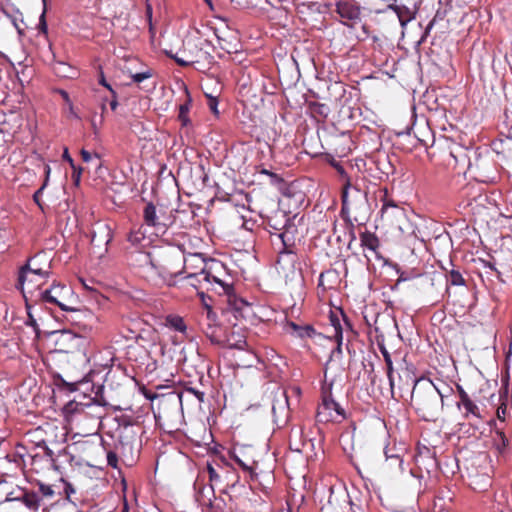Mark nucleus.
<instances>
[{
  "label": "nucleus",
  "instance_id": "1",
  "mask_svg": "<svg viewBox=\"0 0 512 512\" xmlns=\"http://www.w3.org/2000/svg\"><path fill=\"white\" fill-rule=\"evenodd\" d=\"M81 362L84 363L83 377L76 382H66L61 379L63 386L69 391L77 390V385L82 382H99L105 381L107 376L116 371L122 372L125 376L133 377L129 366L121 363L118 359L114 358L112 354H83Z\"/></svg>",
  "mask_w": 512,
  "mask_h": 512
},
{
  "label": "nucleus",
  "instance_id": "2",
  "mask_svg": "<svg viewBox=\"0 0 512 512\" xmlns=\"http://www.w3.org/2000/svg\"><path fill=\"white\" fill-rule=\"evenodd\" d=\"M162 256L167 264L156 263L151 252L143 253V262L150 266L151 270L159 276L165 284L173 286L176 284V278L183 274V269L190 258H185L181 250H175L173 247L164 250Z\"/></svg>",
  "mask_w": 512,
  "mask_h": 512
},
{
  "label": "nucleus",
  "instance_id": "3",
  "mask_svg": "<svg viewBox=\"0 0 512 512\" xmlns=\"http://www.w3.org/2000/svg\"><path fill=\"white\" fill-rule=\"evenodd\" d=\"M411 402L425 420L433 419L442 410V405L438 402L435 384L430 379L418 378L414 380Z\"/></svg>",
  "mask_w": 512,
  "mask_h": 512
},
{
  "label": "nucleus",
  "instance_id": "4",
  "mask_svg": "<svg viewBox=\"0 0 512 512\" xmlns=\"http://www.w3.org/2000/svg\"><path fill=\"white\" fill-rule=\"evenodd\" d=\"M468 169L474 174L476 181L484 184H494L499 180V168L494 155L487 149L484 152L480 147L471 151Z\"/></svg>",
  "mask_w": 512,
  "mask_h": 512
},
{
  "label": "nucleus",
  "instance_id": "5",
  "mask_svg": "<svg viewBox=\"0 0 512 512\" xmlns=\"http://www.w3.org/2000/svg\"><path fill=\"white\" fill-rule=\"evenodd\" d=\"M321 399L322 402L319 404L316 414L318 422H338L345 418L344 409L333 398L332 383L322 386Z\"/></svg>",
  "mask_w": 512,
  "mask_h": 512
},
{
  "label": "nucleus",
  "instance_id": "6",
  "mask_svg": "<svg viewBox=\"0 0 512 512\" xmlns=\"http://www.w3.org/2000/svg\"><path fill=\"white\" fill-rule=\"evenodd\" d=\"M190 260H197L203 264L199 273H190L187 279H196L198 275L204 276V281L208 283H220V276L226 272L225 264L215 258H206L203 253L189 254Z\"/></svg>",
  "mask_w": 512,
  "mask_h": 512
},
{
  "label": "nucleus",
  "instance_id": "7",
  "mask_svg": "<svg viewBox=\"0 0 512 512\" xmlns=\"http://www.w3.org/2000/svg\"><path fill=\"white\" fill-rule=\"evenodd\" d=\"M195 51H190L191 66L201 73H207L216 64L213 56L214 46L207 39H198L194 43Z\"/></svg>",
  "mask_w": 512,
  "mask_h": 512
},
{
  "label": "nucleus",
  "instance_id": "8",
  "mask_svg": "<svg viewBox=\"0 0 512 512\" xmlns=\"http://www.w3.org/2000/svg\"><path fill=\"white\" fill-rule=\"evenodd\" d=\"M327 501L322 505L321 512H351L348 492L342 487H330Z\"/></svg>",
  "mask_w": 512,
  "mask_h": 512
},
{
  "label": "nucleus",
  "instance_id": "9",
  "mask_svg": "<svg viewBox=\"0 0 512 512\" xmlns=\"http://www.w3.org/2000/svg\"><path fill=\"white\" fill-rule=\"evenodd\" d=\"M271 237H275L282 244V248L278 251L279 257L289 256L291 257L290 262L294 264L296 262V253L293 250L295 246L296 234L298 228L295 222L288 224V226L278 233H273L272 230L268 229Z\"/></svg>",
  "mask_w": 512,
  "mask_h": 512
},
{
  "label": "nucleus",
  "instance_id": "10",
  "mask_svg": "<svg viewBox=\"0 0 512 512\" xmlns=\"http://www.w3.org/2000/svg\"><path fill=\"white\" fill-rule=\"evenodd\" d=\"M287 329H289L292 336L300 339H311L314 343L321 345L324 341H331L330 337L317 332L311 324H298L293 321L287 323Z\"/></svg>",
  "mask_w": 512,
  "mask_h": 512
},
{
  "label": "nucleus",
  "instance_id": "11",
  "mask_svg": "<svg viewBox=\"0 0 512 512\" xmlns=\"http://www.w3.org/2000/svg\"><path fill=\"white\" fill-rule=\"evenodd\" d=\"M113 236V229L108 223L97 221L91 231V243L95 247L104 245V253H107L108 245L111 243Z\"/></svg>",
  "mask_w": 512,
  "mask_h": 512
},
{
  "label": "nucleus",
  "instance_id": "12",
  "mask_svg": "<svg viewBox=\"0 0 512 512\" xmlns=\"http://www.w3.org/2000/svg\"><path fill=\"white\" fill-rule=\"evenodd\" d=\"M413 125H407L403 130H395L393 146L404 152H411L416 147L420 139L416 135H411Z\"/></svg>",
  "mask_w": 512,
  "mask_h": 512
},
{
  "label": "nucleus",
  "instance_id": "13",
  "mask_svg": "<svg viewBox=\"0 0 512 512\" xmlns=\"http://www.w3.org/2000/svg\"><path fill=\"white\" fill-rule=\"evenodd\" d=\"M340 316H342L345 324L351 328V324L343 309L339 308L338 312L330 311L329 320L331 326L334 328V337L337 340L336 347L332 348L330 352H342L343 328L341 325Z\"/></svg>",
  "mask_w": 512,
  "mask_h": 512
},
{
  "label": "nucleus",
  "instance_id": "14",
  "mask_svg": "<svg viewBox=\"0 0 512 512\" xmlns=\"http://www.w3.org/2000/svg\"><path fill=\"white\" fill-rule=\"evenodd\" d=\"M52 293H53L52 289H51V287H49L44 290H39L38 296L42 302L55 304L62 311L72 313L73 314V316H71L72 321H76V319H78L84 313V311L81 309L68 306V305L64 304L63 302H61L60 300H56V297H54V295Z\"/></svg>",
  "mask_w": 512,
  "mask_h": 512
},
{
  "label": "nucleus",
  "instance_id": "15",
  "mask_svg": "<svg viewBox=\"0 0 512 512\" xmlns=\"http://www.w3.org/2000/svg\"><path fill=\"white\" fill-rule=\"evenodd\" d=\"M459 401L457 402V406L459 410H463V414L465 418H469L470 416L480 418V409L477 404L470 398L467 392L461 387L457 386Z\"/></svg>",
  "mask_w": 512,
  "mask_h": 512
},
{
  "label": "nucleus",
  "instance_id": "16",
  "mask_svg": "<svg viewBox=\"0 0 512 512\" xmlns=\"http://www.w3.org/2000/svg\"><path fill=\"white\" fill-rule=\"evenodd\" d=\"M336 12L338 15L350 21H360V6L355 2L349 1H338L336 3Z\"/></svg>",
  "mask_w": 512,
  "mask_h": 512
},
{
  "label": "nucleus",
  "instance_id": "17",
  "mask_svg": "<svg viewBox=\"0 0 512 512\" xmlns=\"http://www.w3.org/2000/svg\"><path fill=\"white\" fill-rule=\"evenodd\" d=\"M296 215L290 216L286 212H276L274 217H269L266 222V230L268 229L272 230L273 233H278L285 229L288 224H291L294 222Z\"/></svg>",
  "mask_w": 512,
  "mask_h": 512
},
{
  "label": "nucleus",
  "instance_id": "18",
  "mask_svg": "<svg viewBox=\"0 0 512 512\" xmlns=\"http://www.w3.org/2000/svg\"><path fill=\"white\" fill-rule=\"evenodd\" d=\"M394 159V156H390L387 154L379 155L377 157L375 163L377 170L381 174V176H379V179H389L391 175L395 174L396 166L393 162Z\"/></svg>",
  "mask_w": 512,
  "mask_h": 512
},
{
  "label": "nucleus",
  "instance_id": "19",
  "mask_svg": "<svg viewBox=\"0 0 512 512\" xmlns=\"http://www.w3.org/2000/svg\"><path fill=\"white\" fill-rule=\"evenodd\" d=\"M52 70L55 73L56 76L61 78H74L77 75V70L69 63H66L62 60H56L55 54H53V61H52Z\"/></svg>",
  "mask_w": 512,
  "mask_h": 512
},
{
  "label": "nucleus",
  "instance_id": "20",
  "mask_svg": "<svg viewBox=\"0 0 512 512\" xmlns=\"http://www.w3.org/2000/svg\"><path fill=\"white\" fill-rule=\"evenodd\" d=\"M389 8L395 12L402 27L406 26L416 16V10L405 5H398L394 3L389 5Z\"/></svg>",
  "mask_w": 512,
  "mask_h": 512
},
{
  "label": "nucleus",
  "instance_id": "21",
  "mask_svg": "<svg viewBox=\"0 0 512 512\" xmlns=\"http://www.w3.org/2000/svg\"><path fill=\"white\" fill-rule=\"evenodd\" d=\"M143 219L147 226L154 227V228H166V226L163 224L161 225L160 222H158L157 217V211L156 206L153 202H148L143 210Z\"/></svg>",
  "mask_w": 512,
  "mask_h": 512
},
{
  "label": "nucleus",
  "instance_id": "22",
  "mask_svg": "<svg viewBox=\"0 0 512 512\" xmlns=\"http://www.w3.org/2000/svg\"><path fill=\"white\" fill-rule=\"evenodd\" d=\"M446 15H447V10L446 9H442L440 7V8H438L436 10V13H435L434 17L428 22V24L426 25L425 29L422 32V35H421L420 39L416 42L417 46H419L423 42H425V40L429 36L431 30L433 29L434 25L437 22L442 21L446 17Z\"/></svg>",
  "mask_w": 512,
  "mask_h": 512
},
{
  "label": "nucleus",
  "instance_id": "23",
  "mask_svg": "<svg viewBox=\"0 0 512 512\" xmlns=\"http://www.w3.org/2000/svg\"><path fill=\"white\" fill-rule=\"evenodd\" d=\"M185 92H186V100L184 103H182L179 106V113H178V120L180 121V123L183 127H187V126L191 125V120L188 116V113L191 108L192 98L190 96V93H189L187 87L185 88Z\"/></svg>",
  "mask_w": 512,
  "mask_h": 512
},
{
  "label": "nucleus",
  "instance_id": "24",
  "mask_svg": "<svg viewBox=\"0 0 512 512\" xmlns=\"http://www.w3.org/2000/svg\"><path fill=\"white\" fill-rule=\"evenodd\" d=\"M360 241H361V246L364 249H367V250H370V251L376 253L377 248L379 247V239L375 235V233L365 230L364 232H362L360 234Z\"/></svg>",
  "mask_w": 512,
  "mask_h": 512
},
{
  "label": "nucleus",
  "instance_id": "25",
  "mask_svg": "<svg viewBox=\"0 0 512 512\" xmlns=\"http://www.w3.org/2000/svg\"><path fill=\"white\" fill-rule=\"evenodd\" d=\"M228 309L231 310L235 317L242 315V309L249 307L250 303L244 298L238 297L236 293L227 299Z\"/></svg>",
  "mask_w": 512,
  "mask_h": 512
},
{
  "label": "nucleus",
  "instance_id": "26",
  "mask_svg": "<svg viewBox=\"0 0 512 512\" xmlns=\"http://www.w3.org/2000/svg\"><path fill=\"white\" fill-rule=\"evenodd\" d=\"M470 484L472 488L476 491L483 492L486 491L491 486V478L488 474H476L470 477Z\"/></svg>",
  "mask_w": 512,
  "mask_h": 512
},
{
  "label": "nucleus",
  "instance_id": "27",
  "mask_svg": "<svg viewBox=\"0 0 512 512\" xmlns=\"http://www.w3.org/2000/svg\"><path fill=\"white\" fill-rule=\"evenodd\" d=\"M141 373H152L157 369V361L150 357V354H141V362L137 365Z\"/></svg>",
  "mask_w": 512,
  "mask_h": 512
},
{
  "label": "nucleus",
  "instance_id": "28",
  "mask_svg": "<svg viewBox=\"0 0 512 512\" xmlns=\"http://www.w3.org/2000/svg\"><path fill=\"white\" fill-rule=\"evenodd\" d=\"M25 299V307L27 311V320L25 321V324L27 326H31L33 328V331L37 338L41 337V330L38 326L37 320L35 319L33 313H32V305L30 304L27 295H24Z\"/></svg>",
  "mask_w": 512,
  "mask_h": 512
},
{
  "label": "nucleus",
  "instance_id": "29",
  "mask_svg": "<svg viewBox=\"0 0 512 512\" xmlns=\"http://www.w3.org/2000/svg\"><path fill=\"white\" fill-rule=\"evenodd\" d=\"M307 107L312 115H317L322 118H327L331 112L330 107L325 103L310 101Z\"/></svg>",
  "mask_w": 512,
  "mask_h": 512
},
{
  "label": "nucleus",
  "instance_id": "30",
  "mask_svg": "<svg viewBox=\"0 0 512 512\" xmlns=\"http://www.w3.org/2000/svg\"><path fill=\"white\" fill-rule=\"evenodd\" d=\"M146 240V234L141 227L135 230H131L127 236V241L134 247L143 246V242Z\"/></svg>",
  "mask_w": 512,
  "mask_h": 512
},
{
  "label": "nucleus",
  "instance_id": "31",
  "mask_svg": "<svg viewBox=\"0 0 512 512\" xmlns=\"http://www.w3.org/2000/svg\"><path fill=\"white\" fill-rule=\"evenodd\" d=\"M167 324L170 328H173L175 331L184 334L186 332V324L184 319L178 315H169L166 318Z\"/></svg>",
  "mask_w": 512,
  "mask_h": 512
},
{
  "label": "nucleus",
  "instance_id": "32",
  "mask_svg": "<svg viewBox=\"0 0 512 512\" xmlns=\"http://www.w3.org/2000/svg\"><path fill=\"white\" fill-rule=\"evenodd\" d=\"M333 276V280L331 281V285H329V288H332L334 284L337 283L339 278V273L336 269L330 268L320 273L318 278V287L322 288L323 290H326V286L324 284L325 277Z\"/></svg>",
  "mask_w": 512,
  "mask_h": 512
},
{
  "label": "nucleus",
  "instance_id": "33",
  "mask_svg": "<svg viewBox=\"0 0 512 512\" xmlns=\"http://www.w3.org/2000/svg\"><path fill=\"white\" fill-rule=\"evenodd\" d=\"M132 338H135L134 343L142 352H150V350L156 346L155 342L153 340L146 339L143 333L141 335L132 336Z\"/></svg>",
  "mask_w": 512,
  "mask_h": 512
},
{
  "label": "nucleus",
  "instance_id": "34",
  "mask_svg": "<svg viewBox=\"0 0 512 512\" xmlns=\"http://www.w3.org/2000/svg\"><path fill=\"white\" fill-rule=\"evenodd\" d=\"M22 501L31 510H37L40 504V498L34 492H26L22 497Z\"/></svg>",
  "mask_w": 512,
  "mask_h": 512
},
{
  "label": "nucleus",
  "instance_id": "35",
  "mask_svg": "<svg viewBox=\"0 0 512 512\" xmlns=\"http://www.w3.org/2000/svg\"><path fill=\"white\" fill-rule=\"evenodd\" d=\"M3 12L11 18L13 26L16 28L19 35L24 34V29L20 27L19 22L23 23L22 13L16 9L14 14H10L7 9H3Z\"/></svg>",
  "mask_w": 512,
  "mask_h": 512
},
{
  "label": "nucleus",
  "instance_id": "36",
  "mask_svg": "<svg viewBox=\"0 0 512 512\" xmlns=\"http://www.w3.org/2000/svg\"><path fill=\"white\" fill-rule=\"evenodd\" d=\"M386 460L390 462L391 466H396L400 472H403V458L400 454H390L389 449L384 450Z\"/></svg>",
  "mask_w": 512,
  "mask_h": 512
},
{
  "label": "nucleus",
  "instance_id": "37",
  "mask_svg": "<svg viewBox=\"0 0 512 512\" xmlns=\"http://www.w3.org/2000/svg\"><path fill=\"white\" fill-rule=\"evenodd\" d=\"M42 4H43V9H42V13L39 16L37 28L40 33L47 34L48 33V24H47V20H46V13L48 10L47 0H42Z\"/></svg>",
  "mask_w": 512,
  "mask_h": 512
},
{
  "label": "nucleus",
  "instance_id": "38",
  "mask_svg": "<svg viewBox=\"0 0 512 512\" xmlns=\"http://www.w3.org/2000/svg\"><path fill=\"white\" fill-rule=\"evenodd\" d=\"M447 282H449L450 285H452V286H465L466 285V281L463 278L460 271L455 270V269H452L449 272V274L447 276Z\"/></svg>",
  "mask_w": 512,
  "mask_h": 512
},
{
  "label": "nucleus",
  "instance_id": "39",
  "mask_svg": "<svg viewBox=\"0 0 512 512\" xmlns=\"http://www.w3.org/2000/svg\"><path fill=\"white\" fill-rule=\"evenodd\" d=\"M348 189H349V185L345 188V190L342 192V195H341L342 207L340 210V215L345 220V223H348V219H350L349 207H348Z\"/></svg>",
  "mask_w": 512,
  "mask_h": 512
},
{
  "label": "nucleus",
  "instance_id": "40",
  "mask_svg": "<svg viewBox=\"0 0 512 512\" xmlns=\"http://www.w3.org/2000/svg\"><path fill=\"white\" fill-rule=\"evenodd\" d=\"M343 235L348 240V248H350L351 243L356 240L354 224L351 222V219H348V223H345Z\"/></svg>",
  "mask_w": 512,
  "mask_h": 512
},
{
  "label": "nucleus",
  "instance_id": "41",
  "mask_svg": "<svg viewBox=\"0 0 512 512\" xmlns=\"http://www.w3.org/2000/svg\"><path fill=\"white\" fill-rule=\"evenodd\" d=\"M52 294L56 297V300L63 298L66 293L71 292V289L67 287L65 284L54 282L51 286Z\"/></svg>",
  "mask_w": 512,
  "mask_h": 512
},
{
  "label": "nucleus",
  "instance_id": "42",
  "mask_svg": "<svg viewBox=\"0 0 512 512\" xmlns=\"http://www.w3.org/2000/svg\"><path fill=\"white\" fill-rule=\"evenodd\" d=\"M435 390L438 393V402L443 407L444 406V398L448 397L452 393V388L443 383L441 386H438L435 384Z\"/></svg>",
  "mask_w": 512,
  "mask_h": 512
},
{
  "label": "nucleus",
  "instance_id": "43",
  "mask_svg": "<svg viewBox=\"0 0 512 512\" xmlns=\"http://www.w3.org/2000/svg\"><path fill=\"white\" fill-rule=\"evenodd\" d=\"M400 366V369L402 370H405V372L407 373V375H415L416 374V367L414 366L413 363L411 362H408L407 360V354H405L402 358H401V363L399 364Z\"/></svg>",
  "mask_w": 512,
  "mask_h": 512
},
{
  "label": "nucleus",
  "instance_id": "44",
  "mask_svg": "<svg viewBox=\"0 0 512 512\" xmlns=\"http://www.w3.org/2000/svg\"><path fill=\"white\" fill-rule=\"evenodd\" d=\"M216 284L222 288L223 293L227 296V299L235 294V288L232 283H227L220 278V283Z\"/></svg>",
  "mask_w": 512,
  "mask_h": 512
},
{
  "label": "nucleus",
  "instance_id": "45",
  "mask_svg": "<svg viewBox=\"0 0 512 512\" xmlns=\"http://www.w3.org/2000/svg\"><path fill=\"white\" fill-rule=\"evenodd\" d=\"M216 284L222 288L223 293L227 296V299L235 294V288L232 283H227L220 278V283Z\"/></svg>",
  "mask_w": 512,
  "mask_h": 512
},
{
  "label": "nucleus",
  "instance_id": "46",
  "mask_svg": "<svg viewBox=\"0 0 512 512\" xmlns=\"http://www.w3.org/2000/svg\"><path fill=\"white\" fill-rule=\"evenodd\" d=\"M150 77H152L151 70L137 72V73H134L131 75V78H132L133 82H135V83H141Z\"/></svg>",
  "mask_w": 512,
  "mask_h": 512
},
{
  "label": "nucleus",
  "instance_id": "47",
  "mask_svg": "<svg viewBox=\"0 0 512 512\" xmlns=\"http://www.w3.org/2000/svg\"><path fill=\"white\" fill-rule=\"evenodd\" d=\"M61 334L65 338V340H67V341L77 342V343L78 342L84 343L86 341L85 338H83L81 336H78L76 334H73V333H71L68 330H62Z\"/></svg>",
  "mask_w": 512,
  "mask_h": 512
},
{
  "label": "nucleus",
  "instance_id": "48",
  "mask_svg": "<svg viewBox=\"0 0 512 512\" xmlns=\"http://www.w3.org/2000/svg\"><path fill=\"white\" fill-rule=\"evenodd\" d=\"M260 173L263 175H266L270 178V184L272 186L275 185L277 182H279V180L282 178L281 175H279L271 170H268L266 168H262Z\"/></svg>",
  "mask_w": 512,
  "mask_h": 512
},
{
  "label": "nucleus",
  "instance_id": "49",
  "mask_svg": "<svg viewBox=\"0 0 512 512\" xmlns=\"http://www.w3.org/2000/svg\"><path fill=\"white\" fill-rule=\"evenodd\" d=\"M208 107L209 109L211 110V112L218 116L219 115V110H218V105H219V100L217 97L215 96H212V95H208Z\"/></svg>",
  "mask_w": 512,
  "mask_h": 512
},
{
  "label": "nucleus",
  "instance_id": "50",
  "mask_svg": "<svg viewBox=\"0 0 512 512\" xmlns=\"http://www.w3.org/2000/svg\"><path fill=\"white\" fill-rule=\"evenodd\" d=\"M383 356H384V360H385L386 365H387V375H388V378H389V382H390L391 386H393V378H392L393 361H392V358H391V354H383Z\"/></svg>",
  "mask_w": 512,
  "mask_h": 512
},
{
  "label": "nucleus",
  "instance_id": "51",
  "mask_svg": "<svg viewBox=\"0 0 512 512\" xmlns=\"http://www.w3.org/2000/svg\"><path fill=\"white\" fill-rule=\"evenodd\" d=\"M41 256V254H37L35 256H33L32 258H30L26 264H24L19 271L27 274L28 272L32 273V269H33V263L36 262V260Z\"/></svg>",
  "mask_w": 512,
  "mask_h": 512
},
{
  "label": "nucleus",
  "instance_id": "52",
  "mask_svg": "<svg viewBox=\"0 0 512 512\" xmlns=\"http://www.w3.org/2000/svg\"><path fill=\"white\" fill-rule=\"evenodd\" d=\"M98 83L105 87L111 94H115V89L112 87L110 83L107 82L104 72L101 70L99 75Z\"/></svg>",
  "mask_w": 512,
  "mask_h": 512
},
{
  "label": "nucleus",
  "instance_id": "53",
  "mask_svg": "<svg viewBox=\"0 0 512 512\" xmlns=\"http://www.w3.org/2000/svg\"><path fill=\"white\" fill-rule=\"evenodd\" d=\"M25 281H26V274L19 271L16 288L23 293V296L26 295V293L24 291Z\"/></svg>",
  "mask_w": 512,
  "mask_h": 512
},
{
  "label": "nucleus",
  "instance_id": "54",
  "mask_svg": "<svg viewBox=\"0 0 512 512\" xmlns=\"http://www.w3.org/2000/svg\"><path fill=\"white\" fill-rule=\"evenodd\" d=\"M39 491L42 494V496H44V497H53V495H54V490L52 489V487L50 485L41 483L39 485Z\"/></svg>",
  "mask_w": 512,
  "mask_h": 512
},
{
  "label": "nucleus",
  "instance_id": "55",
  "mask_svg": "<svg viewBox=\"0 0 512 512\" xmlns=\"http://www.w3.org/2000/svg\"><path fill=\"white\" fill-rule=\"evenodd\" d=\"M71 169L73 182L75 183V185H79L83 168L81 166H78L76 168Z\"/></svg>",
  "mask_w": 512,
  "mask_h": 512
},
{
  "label": "nucleus",
  "instance_id": "56",
  "mask_svg": "<svg viewBox=\"0 0 512 512\" xmlns=\"http://www.w3.org/2000/svg\"><path fill=\"white\" fill-rule=\"evenodd\" d=\"M107 463L112 468H116L117 467L118 457H117V454L115 452L109 451L107 453Z\"/></svg>",
  "mask_w": 512,
  "mask_h": 512
},
{
  "label": "nucleus",
  "instance_id": "57",
  "mask_svg": "<svg viewBox=\"0 0 512 512\" xmlns=\"http://www.w3.org/2000/svg\"><path fill=\"white\" fill-rule=\"evenodd\" d=\"M32 273L35 274V275L41 276V277H48L49 274H50L49 271L43 270L41 267L36 265V262L33 263Z\"/></svg>",
  "mask_w": 512,
  "mask_h": 512
},
{
  "label": "nucleus",
  "instance_id": "58",
  "mask_svg": "<svg viewBox=\"0 0 512 512\" xmlns=\"http://www.w3.org/2000/svg\"><path fill=\"white\" fill-rule=\"evenodd\" d=\"M62 158L64 161L68 162L70 167L71 168H76L78 167L79 165H76L73 158L71 157V155L69 154V151H68V148H65L64 151H63V155H62Z\"/></svg>",
  "mask_w": 512,
  "mask_h": 512
},
{
  "label": "nucleus",
  "instance_id": "59",
  "mask_svg": "<svg viewBox=\"0 0 512 512\" xmlns=\"http://www.w3.org/2000/svg\"><path fill=\"white\" fill-rule=\"evenodd\" d=\"M46 187H47V186H46V183H43V184L41 185V187H40L38 190H36V191H35V193L33 194V200H34V202H35L39 207H41L40 200H39V199H40V196L42 195V193H43V191H44V189H45Z\"/></svg>",
  "mask_w": 512,
  "mask_h": 512
},
{
  "label": "nucleus",
  "instance_id": "60",
  "mask_svg": "<svg viewBox=\"0 0 512 512\" xmlns=\"http://www.w3.org/2000/svg\"><path fill=\"white\" fill-rule=\"evenodd\" d=\"M288 182L282 177L279 182H277L275 185H273L281 195H283L285 191V187L287 186Z\"/></svg>",
  "mask_w": 512,
  "mask_h": 512
},
{
  "label": "nucleus",
  "instance_id": "61",
  "mask_svg": "<svg viewBox=\"0 0 512 512\" xmlns=\"http://www.w3.org/2000/svg\"><path fill=\"white\" fill-rule=\"evenodd\" d=\"M288 182L282 177L279 182H277L275 185H273L281 195H283L285 191V187L287 186Z\"/></svg>",
  "mask_w": 512,
  "mask_h": 512
},
{
  "label": "nucleus",
  "instance_id": "62",
  "mask_svg": "<svg viewBox=\"0 0 512 512\" xmlns=\"http://www.w3.org/2000/svg\"><path fill=\"white\" fill-rule=\"evenodd\" d=\"M333 236H335L336 241H337L338 243H341V242H343V241H346V238H345V237H344V235H343V230H342V231H340V230L336 227V225L334 226V229H333Z\"/></svg>",
  "mask_w": 512,
  "mask_h": 512
},
{
  "label": "nucleus",
  "instance_id": "63",
  "mask_svg": "<svg viewBox=\"0 0 512 512\" xmlns=\"http://www.w3.org/2000/svg\"><path fill=\"white\" fill-rule=\"evenodd\" d=\"M383 264L385 266H388V267L392 268L396 272V274L401 272V267L396 262H392V261H390L388 259H384V263Z\"/></svg>",
  "mask_w": 512,
  "mask_h": 512
},
{
  "label": "nucleus",
  "instance_id": "64",
  "mask_svg": "<svg viewBox=\"0 0 512 512\" xmlns=\"http://www.w3.org/2000/svg\"><path fill=\"white\" fill-rule=\"evenodd\" d=\"M57 91L61 95V97L63 98V100L66 103V105L67 106H71L72 101L70 99L69 93L66 90H64V89H58Z\"/></svg>",
  "mask_w": 512,
  "mask_h": 512
}]
</instances>
